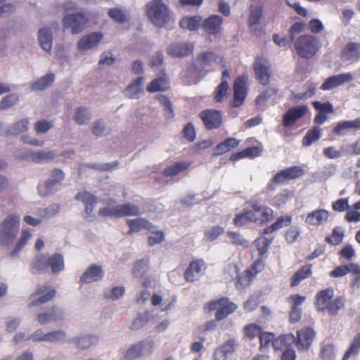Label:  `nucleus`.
<instances>
[{"label":"nucleus","instance_id":"69168bd1","mask_svg":"<svg viewBox=\"0 0 360 360\" xmlns=\"http://www.w3.org/2000/svg\"><path fill=\"white\" fill-rule=\"evenodd\" d=\"M288 181L295 180L302 176L304 174V171L301 166H292L284 169Z\"/></svg>","mask_w":360,"mask_h":360},{"label":"nucleus","instance_id":"0e129e2a","mask_svg":"<svg viewBox=\"0 0 360 360\" xmlns=\"http://www.w3.org/2000/svg\"><path fill=\"white\" fill-rule=\"evenodd\" d=\"M344 233L340 228L335 227L333 229L331 236L326 238V241L329 244L337 245L342 243Z\"/></svg>","mask_w":360,"mask_h":360},{"label":"nucleus","instance_id":"473e14b6","mask_svg":"<svg viewBox=\"0 0 360 360\" xmlns=\"http://www.w3.org/2000/svg\"><path fill=\"white\" fill-rule=\"evenodd\" d=\"M292 222V217L290 215H284L278 217L276 221L271 225L266 227L262 231V234H269L275 232L283 227L289 226Z\"/></svg>","mask_w":360,"mask_h":360},{"label":"nucleus","instance_id":"393cba45","mask_svg":"<svg viewBox=\"0 0 360 360\" xmlns=\"http://www.w3.org/2000/svg\"><path fill=\"white\" fill-rule=\"evenodd\" d=\"M75 198L84 205V211L88 215L93 212L94 208L98 202L97 197L87 191L77 193Z\"/></svg>","mask_w":360,"mask_h":360},{"label":"nucleus","instance_id":"09e8293b","mask_svg":"<svg viewBox=\"0 0 360 360\" xmlns=\"http://www.w3.org/2000/svg\"><path fill=\"white\" fill-rule=\"evenodd\" d=\"M98 338L92 335H84L79 338H73L72 342L77 345V348L85 349L91 345L96 343Z\"/></svg>","mask_w":360,"mask_h":360},{"label":"nucleus","instance_id":"052dcab7","mask_svg":"<svg viewBox=\"0 0 360 360\" xmlns=\"http://www.w3.org/2000/svg\"><path fill=\"white\" fill-rule=\"evenodd\" d=\"M344 307V302L341 297L333 299L326 308V311L331 316L338 314V311Z\"/></svg>","mask_w":360,"mask_h":360},{"label":"nucleus","instance_id":"b1692460","mask_svg":"<svg viewBox=\"0 0 360 360\" xmlns=\"http://www.w3.org/2000/svg\"><path fill=\"white\" fill-rule=\"evenodd\" d=\"M329 212L324 209H316L307 214L305 223L309 226H319L327 221Z\"/></svg>","mask_w":360,"mask_h":360},{"label":"nucleus","instance_id":"5fc2aeb1","mask_svg":"<svg viewBox=\"0 0 360 360\" xmlns=\"http://www.w3.org/2000/svg\"><path fill=\"white\" fill-rule=\"evenodd\" d=\"M55 76L53 73H49L43 76L41 78L32 84L34 90H43L49 86L54 81Z\"/></svg>","mask_w":360,"mask_h":360},{"label":"nucleus","instance_id":"79ce46f5","mask_svg":"<svg viewBox=\"0 0 360 360\" xmlns=\"http://www.w3.org/2000/svg\"><path fill=\"white\" fill-rule=\"evenodd\" d=\"M354 128L360 129V119L339 122L334 127L333 131L336 135H342L345 131Z\"/></svg>","mask_w":360,"mask_h":360},{"label":"nucleus","instance_id":"774afa93","mask_svg":"<svg viewBox=\"0 0 360 360\" xmlns=\"http://www.w3.org/2000/svg\"><path fill=\"white\" fill-rule=\"evenodd\" d=\"M158 100L161 105L164 106L167 119H172L174 116V113L172 104L169 99L165 96L160 95L158 96Z\"/></svg>","mask_w":360,"mask_h":360},{"label":"nucleus","instance_id":"f8f14e48","mask_svg":"<svg viewBox=\"0 0 360 360\" xmlns=\"http://www.w3.org/2000/svg\"><path fill=\"white\" fill-rule=\"evenodd\" d=\"M154 342L153 341H141L132 345L126 352L124 360H134L142 354H150L153 351Z\"/></svg>","mask_w":360,"mask_h":360},{"label":"nucleus","instance_id":"a18cd8bd","mask_svg":"<svg viewBox=\"0 0 360 360\" xmlns=\"http://www.w3.org/2000/svg\"><path fill=\"white\" fill-rule=\"evenodd\" d=\"M294 339V335L285 334L281 335L277 338H275L273 342V347L275 351L282 350L287 348Z\"/></svg>","mask_w":360,"mask_h":360},{"label":"nucleus","instance_id":"a211bd4d","mask_svg":"<svg viewBox=\"0 0 360 360\" xmlns=\"http://www.w3.org/2000/svg\"><path fill=\"white\" fill-rule=\"evenodd\" d=\"M226 269L227 272L230 274L233 273L238 276L235 285L238 290H243L248 286L251 281L254 278L250 274L247 273V269L243 272V274H238L239 268L237 264L233 263L229 264Z\"/></svg>","mask_w":360,"mask_h":360},{"label":"nucleus","instance_id":"0eeeda50","mask_svg":"<svg viewBox=\"0 0 360 360\" xmlns=\"http://www.w3.org/2000/svg\"><path fill=\"white\" fill-rule=\"evenodd\" d=\"M252 68L258 82L262 86L268 85L272 74L269 62L263 57L257 56L255 59Z\"/></svg>","mask_w":360,"mask_h":360},{"label":"nucleus","instance_id":"bf43d9fd","mask_svg":"<svg viewBox=\"0 0 360 360\" xmlns=\"http://www.w3.org/2000/svg\"><path fill=\"white\" fill-rule=\"evenodd\" d=\"M352 279L350 286L353 288H360V265L356 263H350V271Z\"/></svg>","mask_w":360,"mask_h":360},{"label":"nucleus","instance_id":"e433bc0d","mask_svg":"<svg viewBox=\"0 0 360 360\" xmlns=\"http://www.w3.org/2000/svg\"><path fill=\"white\" fill-rule=\"evenodd\" d=\"M143 77H138L133 83L130 84L125 90L126 96L129 98H137L143 92L142 85Z\"/></svg>","mask_w":360,"mask_h":360},{"label":"nucleus","instance_id":"cd10ccee","mask_svg":"<svg viewBox=\"0 0 360 360\" xmlns=\"http://www.w3.org/2000/svg\"><path fill=\"white\" fill-rule=\"evenodd\" d=\"M170 89L169 81L165 73L153 79L147 86L146 90L150 93L165 91Z\"/></svg>","mask_w":360,"mask_h":360},{"label":"nucleus","instance_id":"bb28decb","mask_svg":"<svg viewBox=\"0 0 360 360\" xmlns=\"http://www.w3.org/2000/svg\"><path fill=\"white\" fill-rule=\"evenodd\" d=\"M333 289L328 288L319 291L316 295V307L319 311H325L327 305L333 300Z\"/></svg>","mask_w":360,"mask_h":360},{"label":"nucleus","instance_id":"7ed1b4c3","mask_svg":"<svg viewBox=\"0 0 360 360\" xmlns=\"http://www.w3.org/2000/svg\"><path fill=\"white\" fill-rule=\"evenodd\" d=\"M297 54L303 58H311L319 51L320 45L319 39L311 34H303L294 43Z\"/></svg>","mask_w":360,"mask_h":360},{"label":"nucleus","instance_id":"5701e85b","mask_svg":"<svg viewBox=\"0 0 360 360\" xmlns=\"http://www.w3.org/2000/svg\"><path fill=\"white\" fill-rule=\"evenodd\" d=\"M222 22V17L212 15L202 22V27L208 34L216 35L221 32Z\"/></svg>","mask_w":360,"mask_h":360},{"label":"nucleus","instance_id":"4c0bfd02","mask_svg":"<svg viewBox=\"0 0 360 360\" xmlns=\"http://www.w3.org/2000/svg\"><path fill=\"white\" fill-rule=\"evenodd\" d=\"M311 274V264L302 266L290 278V285L292 287L297 285L302 280L309 277Z\"/></svg>","mask_w":360,"mask_h":360},{"label":"nucleus","instance_id":"6e6d98bb","mask_svg":"<svg viewBox=\"0 0 360 360\" xmlns=\"http://www.w3.org/2000/svg\"><path fill=\"white\" fill-rule=\"evenodd\" d=\"M229 89L228 81H221L214 90V101L216 103H221L227 95Z\"/></svg>","mask_w":360,"mask_h":360},{"label":"nucleus","instance_id":"dca6fc26","mask_svg":"<svg viewBox=\"0 0 360 360\" xmlns=\"http://www.w3.org/2000/svg\"><path fill=\"white\" fill-rule=\"evenodd\" d=\"M206 265L202 259L193 260L184 272V278L188 282H194L203 274Z\"/></svg>","mask_w":360,"mask_h":360},{"label":"nucleus","instance_id":"864d4df0","mask_svg":"<svg viewBox=\"0 0 360 360\" xmlns=\"http://www.w3.org/2000/svg\"><path fill=\"white\" fill-rule=\"evenodd\" d=\"M90 120L91 115L86 108L80 107L76 109L74 120L77 124L82 125L88 124Z\"/></svg>","mask_w":360,"mask_h":360},{"label":"nucleus","instance_id":"aec40b11","mask_svg":"<svg viewBox=\"0 0 360 360\" xmlns=\"http://www.w3.org/2000/svg\"><path fill=\"white\" fill-rule=\"evenodd\" d=\"M104 271L101 266L98 264L90 265L80 276V281L83 283H91L98 281L104 276Z\"/></svg>","mask_w":360,"mask_h":360},{"label":"nucleus","instance_id":"ddd939ff","mask_svg":"<svg viewBox=\"0 0 360 360\" xmlns=\"http://www.w3.org/2000/svg\"><path fill=\"white\" fill-rule=\"evenodd\" d=\"M199 117L207 130L218 129L223 123L221 112L217 110H204L200 112Z\"/></svg>","mask_w":360,"mask_h":360},{"label":"nucleus","instance_id":"8fccbe9b","mask_svg":"<svg viewBox=\"0 0 360 360\" xmlns=\"http://www.w3.org/2000/svg\"><path fill=\"white\" fill-rule=\"evenodd\" d=\"M262 332V328L260 326L255 323H250L244 326L243 333L244 337L249 340H254L256 337H259Z\"/></svg>","mask_w":360,"mask_h":360},{"label":"nucleus","instance_id":"1a4fd4ad","mask_svg":"<svg viewBox=\"0 0 360 360\" xmlns=\"http://www.w3.org/2000/svg\"><path fill=\"white\" fill-rule=\"evenodd\" d=\"M316 332L310 327H304L297 330L292 342L299 352L308 351L314 340Z\"/></svg>","mask_w":360,"mask_h":360},{"label":"nucleus","instance_id":"4be33fe9","mask_svg":"<svg viewBox=\"0 0 360 360\" xmlns=\"http://www.w3.org/2000/svg\"><path fill=\"white\" fill-rule=\"evenodd\" d=\"M340 58L344 61L357 62L360 60V43L348 42L343 47Z\"/></svg>","mask_w":360,"mask_h":360},{"label":"nucleus","instance_id":"4d7b16f0","mask_svg":"<svg viewBox=\"0 0 360 360\" xmlns=\"http://www.w3.org/2000/svg\"><path fill=\"white\" fill-rule=\"evenodd\" d=\"M271 242L272 239H268L265 236L258 237L255 240L254 243L257 247V250L260 257H262L263 255L267 252Z\"/></svg>","mask_w":360,"mask_h":360},{"label":"nucleus","instance_id":"a878e982","mask_svg":"<svg viewBox=\"0 0 360 360\" xmlns=\"http://www.w3.org/2000/svg\"><path fill=\"white\" fill-rule=\"evenodd\" d=\"M103 39V34L101 32H95L89 33L82 37L77 42L79 50H87L96 46Z\"/></svg>","mask_w":360,"mask_h":360},{"label":"nucleus","instance_id":"58836bf2","mask_svg":"<svg viewBox=\"0 0 360 360\" xmlns=\"http://www.w3.org/2000/svg\"><path fill=\"white\" fill-rule=\"evenodd\" d=\"M191 163L186 161L175 162L163 170V175L166 177L176 176L188 169Z\"/></svg>","mask_w":360,"mask_h":360},{"label":"nucleus","instance_id":"f3484780","mask_svg":"<svg viewBox=\"0 0 360 360\" xmlns=\"http://www.w3.org/2000/svg\"><path fill=\"white\" fill-rule=\"evenodd\" d=\"M307 112V105H302L288 109L283 116V126L288 127L302 117Z\"/></svg>","mask_w":360,"mask_h":360},{"label":"nucleus","instance_id":"c85d7f7f","mask_svg":"<svg viewBox=\"0 0 360 360\" xmlns=\"http://www.w3.org/2000/svg\"><path fill=\"white\" fill-rule=\"evenodd\" d=\"M193 45L189 43L173 44L168 48V53L173 57H184L193 51Z\"/></svg>","mask_w":360,"mask_h":360},{"label":"nucleus","instance_id":"680f3d73","mask_svg":"<svg viewBox=\"0 0 360 360\" xmlns=\"http://www.w3.org/2000/svg\"><path fill=\"white\" fill-rule=\"evenodd\" d=\"M29 121L27 119H22L15 123L8 130L10 134L18 135L28 129Z\"/></svg>","mask_w":360,"mask_h":360},{"label":"nucleus","instance_id":"ea45409f","mask_svg":"<svg viewBox=\"0 0 360 360\" xmlns=\"http://www.w3.org/2000/svg\"><path fill=\"white\" fill-rule=\"evenodd\" d=\"M118 209L119 218L128 216H138L140 214V208L138 205L132 203H124L117 205Z\"/></svg>","mask_w":360,"mask_h":360},{"label":"nucleus","instance_id":"603ef678","mask_svg":"<svg viewBox=\"0 0 360 360\" xmlns=\"http://www.w3.org/2000/svg\"><path fill=\"white\" fill-rule=\"evenodd\" d=\"M321 135V129L319 127H314L309 129L302 139V144L305 146H310L314 141L319 140Z\"/></svg>","mask_w":360,"mask_h":360},{"label":"nucleus","instance_id":"13d9d810","mask_svg":"<svg viewBox=\"0 0 360 360\" xmlns=\"http://www.w3.org/2000/svg\"><path fill=\"white\" fill-rule=\"evenodd\" d=\"M259 350L264 351L269 349L270 344L273 345L275 334L271 332H262L259 335Z\"/></svg>","mask_w":360,"mask_h":360},{"label":"nucleus","instance_id":"de8ad7c7","mask_svg":"<svg viewBox=\"0 0 360 360\" xmlns=\"http://www.w3.org/2000/svg\"><path fill=\"white\" fill-rule=\"evenodd\" d=\"M360 351V333L353 338L349 347L344 354L342 360H348L352 356H356Z\"/></svg>","mask_w":360,"mask_h":360},{"label":"nucleus","instance_id":"9d476101","mask_svg":"<svg viewBox=\"0 0 360 360\" xmlns=\"http://www.w3.org/2000/svg\"><path fill=\"white\" fill-rule=\"evenodd\" d=\"M56 295V290L49 285H41L37 287L35 292L31 295L34 300L29 304V307H38L53 300Z\"/></svg>","mask_w":360,"mask_h":360},{"label":"nucleus","instance_id":"20e7f679","mask_svg":"<svg viewBox=\"0 0 360 360\" xmlns=\"http://www.w3.org/2000/svg\"><path fill=\"white\" fill-rule=\"evenodd\" d=\"M146 14L151 22L158 27H163L169 20L167 6L162 0H152L146 5Z\"/></svg>","mask_w":360,"mask_h":360},{"label":"nucleus","instance_id":"49530a36","mask_svg":"<svg viewBox=\"0 0 360 360\" xmlns=\"http://www.w3.org/2000/svg\"><path fill=\"white\" fill-rule=\"evenodd\" d=\"M31 238L32 233L28 229H22L20 238L16 242L14 249L11 252V256H16Z\"/></svg>","mask_w":360,"mask_h":360},{"label":"nucleus","instance_id":"37998d69","mask_svg":"<svg viewBox=\"0 0 360 360\" xmlns=\"http://www.w3.org/2000/svg\"><path fill=\"white\" fill-rule=\"evenodd\" d=\"M263 16V6H259L255 7L250 6V15L248 17V24L250 28L255 27L260 23V20Z\"/></svg>","mask_w":360,"mask_h":360},{"label":"nucleus","instance_id":"423d86ee","mask_svg":"<svg viewBox=\"0 0 360 360\" xmlns=\"http://www.w3.org/2000/svg\"><path fill=\"white\" fill-rule=\"evenodd\" d=\"M88 22V16L81 11L67 14L63 18L64 27L70 29L72 34H79L82 32L86 27Z\"/></svg>","mask_w":360,"mask_h":360},{"label":"nucleus","instance_id":"f03ea898","mask_svg":"<svg viewBox=\"0 0 360 360\" xmlns=\"http://www.w3.org/2000/svg\"><path fill=\"white\" fill-rule=\"evenodd\" d=\"M20 217L9 214L0 225V244L4 246L11 245L18 233L20 229Z\"/></svg>","mask_w":360,"mask_h":360},{"label":"nucleus","instance_id":"e2e57ef3","mask_svg":"<svg viewBox=\"0 0 360 360\" xmlns=\"http://www.w3.org/2000/svg\"><path fill=\"white\" fill-rule=\"evenodd\" d=\"M224 232V229L223 227L219 226H214L209 229L206 230L205 232V240L207 241H214L219 236H220Z\"/></svg>","mask_w":360,"mask_h":360},{"label":"nucleus","instance_id":"2eb2a0df","mask_svg":"<svg viewBox=\"0 0 360 360\" xmlns=\"http://www.w3.org/2000/svg\"><path fill=\"white\" fill-rule=\"evenodd\" d=\"M352 79L353 74L352 72L335 75L326 79L320 89L323 91L331 90L345 83L350 82Z\"/></svg>","mask_w":360,"mask_h":360},{"label":"nucleus","instance_id":"412c9836","mask_svg":"<svg viewBox=\"0 0 360 360\" xmlns=\"http://www.w3.org/2000/svg\"><path fill=\"white\" fill-rule=\"evenodd\" d=\"M55 157L56 154L53 150H27L21 158L41 164L53 160Z\"/></svg>","mask_w":360,"mask_h":360},{"label":"nucleus","instance_id":"3c124183","mask_svg":"<svg viewBox=\"0 0 360 360\" xmlns=\"http://www.w3.org/2000/svg\"><path fill=\"white\" fill-rule=\"evenodd\" d=\"M289 181L287 178L284 169L278 172L268 183L266 189L269 191H274L275 190L276 184H283L288 183Z\"/></svg>","mask_w":360,"mask_h":360},{"label":"nucleus","instance_id":"c756f323","mask_svg":"<svg viewBox=\"0 0 360 360\" xmlns=\"http://www.w3.org/2000/svg\"><path fill=\"white\" fill-rule=\"evenodd\" d=\"M127 224L129 227L128 234H133L134 233H137L142 230L150 231L153 228L151 223L143 218L128 219Z\"/></svg>","mask_w":360,"mask_h":360},{"label":"nucleus","instance_id":"6ab92c4d","mask_svg":"<svg viewBox=\"0 0 360 360\" xmlns=\"http://www.w3.org/2000/svg\"><path fill=\"white\" fill-rule=\"evenodd\" d=\"M64 313L56 306H52L45 311L40 312L37 314V319L38 322L44 325L51 321H57L63 319Z\"/></svg>","mask_w":360,"mask_h":360},{"label":"nucleus","instance_id":"7c9ffc66","mask_svg":"<svg viewBox=\"0 0 360 360\" xmlns=\"http://www.w3.org/2000/svg\"><path fill=\"white\" fill-rule=\"evenodd\" d=\"M240 141L236 138H228L215 146L213 154L217 156L223 155L236 148L240 144Z\"/></svg>","mask_w":360,"mask_h":360},{"label":"nucleus","instance_id":"72a5a7b5","mask_svg":"<svg viewBox=\"0 0 360 360\" xmlns=\"http://www.w3.org/2000/svg\"><path fill=\"white\" fill-rule=\"evenodd\" d=\"M38 40L41 49L49 52L52 47V34L47 27L41 28L38 32Z\"/></svg>","mask_w":360,"mask_h":360},{"label":"nucleus","instance_id":"4468645a","mask_svg":"<svg viewBox=\"0 0 360 360\" xmlns=\"http://www.w3.org/2000/svg\"><path fill=\"white\" fill-rule=\"evenodd\" d=\"M238 346L235 338H230L214 349L213 360H227L229 356L234 354Z\"/></svg>","mask_w":360,"mask_h":360},{"label":"nucleus","instance_id":"a19ab883","mask_svg":"<svg viewBox=\"0 0 360 360\" xmlns=\"http://www.w3.org/2000/svg\"><path fill=\"white\" fill-rule=\"evenodd\" d=\"M31 269L33 274L46 271L48 269V256L44 254L37 255L31 264Z\"/></svg>","mask_w":360,"mask_h":360},{"label":"nucleus","instance_id":"c9c22d12","mask_svg":"<svg viewBox=\"0 0 360 360\" xmlns=\"http://www.w3.org/2000/svg\"><path fill=\"white\" fill-rule=\"evenodd\" d=\"M222 60L219 56L211 51L202 52L197 56V62L202 68L210 66L213 63H217L218 60Z\"/></svg>","mask_w":360,"mask_h":360},{"label":"nucleus","instance_id":"9b49d317","mask_svg":"<svg viewBox=\"0 0 360 360\" xmlns=\"http://www.w3.org/2000/svg\"><path fill=\"white\" fill-rule=\"evenodd\" d=\"M248 78L245 75L237 77L233 84V99L231 103L233 108H238L241 106L247 96Z\"/></svg>","mask_w":360,"mask_h":360},{"label":"nucleus","instance_id":"39448f33","mask_svg":"<svg viewBox=\"0 0 360 360\" xmlns=\"http://www.w3.org/2000/svg\"><path fill=\"white\" fill-rule=\"evenodd\" d=\"M238 307L229 300L226 297H221L218 300H212L205 304L204 309L209 312L216 310L215 319L220 321L226 319L229 315L233 313Z\"/></svg>","mask_w":360,"mask_h":360},{"label":"nucleus","instance_id":"f704fd0d","mask_svg":"<svg viewBox=\"0 0 360 360\" xmlns=\"http://www.w3.org/2000/svg\"><path fill=\"white\" fill-rule=\"evenodd\" d=\"M202 23L201 16H185L181 19L179 25L183 29L197 30L200 26H202Z\"/></svg>","mask_w":360,"mask_h":360},{"label":"nucleus","instance_id":"338daca9","mask_svg":"<svg viewBox=\"0 0 360 360\" xmlns=\"http://www.w3.org/2000/svg\"><path fill=\"white\" fill-rule=\"evenodd\" d=\"M18 96L16 94H11L6 96L0 101V109L6 110L15 105L18 101Z\"/></svg>","mask_w":360,"mask_h":360},{"label":"nucleus","instance_id":"f257e3e1","mask_svg":"<svg viewBox=\"0 0 360 360\" xmlns=\"http://www.w3.org/2000/svg\"><path fill=\"white\" fill-rule=\"evenodd\" d=\"M274 211L269 206L258 200H252L250 202L249 208L236 214L233 224L236 226H243L248 223L264 225L274 219Z\"/></svg>","mask_w":360,"mask_h":360},{"label":"nucleus","instance_id":"6e6552de","mask_svg":"<svg viewBox=\"0 0 360 360\" xmlns=\"http://www.w3.org/2000/svg\"><path fill=\"white\" fill-rule=\"evenodd\" d=\"M64 179L65 174L61 169H53L51 172L49 179L38 186V193L41 197H45L54 193L56 191V185L60 184Z\"/></svg>","mask_w":360,"mask_h":360},{"label":"nucleus","instance_id":"c03bdc74","mask_svg":"<svg viewBox=\"0 0 360 360\" xmlns=\"http://www.w3.org/2000/svg\"><path fill=\"white\" fill-rule=\"evenodd\" d=\"M108 14L111 19L118 23H124L129 20V13L122 8L115 7L110 8Z\"/></svg>","mask_w":360,"mask_h":360},{"label":"nucleus","instance_id":"2f4dec72","mask_svg":"<svg viewBox=\"0 0 360 360\" xmlns=\"http://www.w3.org/2000/svg\"><path fill=\"white\" fill-rule=\"evenodd\" d=\"M65 268L64 258L61 254L54 253L48 257V269L51 273L58 274Z\"/></svg>","mask_w":360,"mask_h":360}]
</instances>
